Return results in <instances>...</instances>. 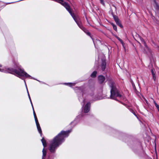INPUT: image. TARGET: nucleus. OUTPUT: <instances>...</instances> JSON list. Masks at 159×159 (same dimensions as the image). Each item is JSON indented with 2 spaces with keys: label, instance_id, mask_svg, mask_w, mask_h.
I'll return each mask as SVG.
<instances>
[{
  "label": "nucleus",
  "instance_id": "obj_1",
  "mask_svg": "<svg viewBox=\"0 0 159 159\" xmlns=\"http://www.w3.org/2000/svg\"><path fill=\"white\" fill-rule=\"evenodd\" d=\"M112 130L113 133L115 134V137L126 143L134 152L139 154L142 146L139 139L132 135L127 134L114 129H112Z\"/></svg>",
  "mask_w": 159,
  "mask_h": 159
},
{
  "label": "nucleus",
  "instance_id": "obj_2",
  "mask_svg": "<svg viewBox=\"0 0 159 159\" xmlns=\"http://www.w3.org/2000/svg\"><path fill=\"white\" fill-rule=\"evenodd\" d=\"M71 131V129L66 131H61L50 141L48 147L50 153L47 159H54L56 156V150L65 141V138L69 136Z\"/></svg>",
  "mask_w": 159,
  "mask_h": 159
},
{
  "label": "nucleus",
  "instance_id": "obj_3",
  "mask_svg": "<svg viewBox=\"0 0 159 159\" xmlns=\"http://www.w3.org/2000/svg\"><path fill=\"white\" fill-rule=\"evenodd\" d=\"M75 89L78 99L81 104L82 105L81 109L82 112L84 113H87L90 111L91 106V103L89 102H88L84 107L85 100L84 99L83 96L84 95H89L92 96L94 95V88H92L89 90H87L84 86L77 87Z\"/></svg>",
  "mask_w": 159,
  "mask_h": 159
},
{
  "label": "nucleus",
  "instance_id": "obj_4",
  "mask_svg": "<svg viewBox=\"0 0 159 159\" xmlns=\"http://www.w3.org/2000/svg\"><path fill=\"white\" fill-rule=\"evenodd\" d=\"M0 71L5 73H10L15 75L20 78L22 77H27L31 76L25 71L20 65L16 64L14 68L5 67V69L0 68Z\"/></svg>",
  "mask_w": 159,
  "mask_h": 159
},
{
  "label": "nucleus",
  "instance_id": "obj_5",
  "mask_svg": "<svg viewBox=\"0 0 159 159\" xmlns=\"http://www.w3.org/2000/svg\"><path fill=\"white\" fill-rule=\"evenodd\" d=\"M106 78L108 81V85L111 88L110 98L120 102L117 100L116 97H121V95L120 93L118 90L115 85V82L111 77H108L107 75H106Z\"/></svg>",
  "mask_w": 159,
  "mask_h": 159
},
{
  "label": "nucleus",
  "instance_id": "obj_6",
  "mask_svg": "<svg viewBox=\"0 0 159 159\" xmlns=\"http://www.w3.org/2000/svg\"><path fill=\"white\" fill-rule=\"evenodd\" d=\"M53 1L59 3L63 6L69 13L74 20L77 18L74 13L72 11L70 6L67 3L64 2L63 0H53Z\"/></svg>",
  "mask_w": 159,
  "mask_h": 159
},
{
  "label": "nucleus",
  "instance_id": "obj_7",
  "mask_svg": "<svg viewBox=\"0 0 159 159\" xmlns=\"http://www.w3.org/2000/svg\"><path fill=\"white\" fill-rule=\"evenodd\" d=\"M75 21L76 23L78 26L80 27V28L82 30H83L85 33H86L90 37L93 41L94 44H95L93 38L91 36L90 32H89L82 25L81 22L78 20L77 18L75 20Z\"/></svg>",
  "mask_w": 159,
  "mask_h": 159
},
{
  "label": "nucleus",
  "instance_id": "obj_8",
  "mask_svg": "<svg viewBox=\"0 0 159 159\" xmlns=\"http://www.w3.org/2000/svg\"><path fill=\"white\" fill-rule=\"evenodd\" d=\"M83 113H82L81 114L77 116L74 120L73 121H72L70 124L72 125L73 124H74L73 126V127L76 125L82 119L83 116Z\"/></svg>",
  "mask_w": 159,
  "mask_h": 159
},
{
  "label": "nucleus",
  "instance_id": "obj_9",
  "mask_svg": "<svg viewBox=\"0 0 159 159\" xmlns=\"http://www.w3.org/2000/svg\"><path fill=\"white\" fill-rule=\"evenodd\" d=\"M105 77L102 75H100L98 76V80L100 84H102L105 80Z\"/></svg>",
  "mask_w": 159,
  "mask_h": 159
},
{
  "label": "nucleus",
  "instance_id": "obj_10",
  "mask_svg": "<svg viewBox=\"0 0 159 159\" xmlns=\"http://www.w3.org/2000/svg\"><path fill=\"white\" fill-rule=\"evenodd\" d=\"M106 65L107 63L106 60L105 59H102L100 66L101 70L102 71H105L106 68Z\"/></svg>",
  "mask_w": 159,
  "mask_h": 159
},
{
  "label": "nucleus",
  "instance_id": "obj_11",
  "mask_svg": "<svg viewBox=\"0 0 159 159\" xmlns=\"http://www.w3.org/2000/svg\"><path fill=\"white\" fill-rule=\"evenodd\" d=\"M113 19L117 25L121 28H123V26L121 24L120 21L117 16H114Z\"/></svg>",
  "mask_w": 159,
  "mask_h": 159
},
{
  "label": "nucleus",
  "instance_id": "obj_12",
  "mask_svg": "<svg viewBox=\"0 0 159 159\" xmlns=\"http://www.w3.org/2000/svg\"><path fill=\"white\" fill-rule=\"evenodd\" d=\"M42 159H44L47 155V149L43 148L42 150Z\"/></svg>",
  "mask_w": 159,
  "mask_h": 159
},
{
  "label": "nucleus",
  "instance_id": "obj_13",
  "mask_svg": "<svg viewBox=\"0 0 159 159\" xmlns=\"http://www.w3.org/2000/svg\"><path fill=\"white\" fill-rule=\"evenodd\" d=\"M41 141L42 143V144L43 146V148H45L47 146V143L46 140L43 137L41 139Z\"/></svg>",
  "mask_w": 159,
  "mask_h": 159
},
{
  "label": "nucleus",
  "instance_id": "obj_14",
  "mask_svg": "<svg viewBox=\"0 0 159 159\" xmlns=\"http://www.w3.org/2000/svg\"><path fill=\"white\" fill-rule=\"evenodd\" d=\"M24 77H22L21 78V80H24V83H25V87H26V89L27 91V93H28V96L29 98V99H30V98H30V94L29 93V91H28V89H27V85H26V82H25V79L24 78Z\"/></svg>",
  "mask_w": 159,
  "mask_h": 159
},
{
  "label": "nucleus",
  "instance_id": "obj_15",
  "mask_svg": "<svg viewBox=\"0 0 159 159\" xmlns=\"http://www.w3.org/2000/svg\"><path fill=\"white\" fill-rule=\"evenodd\" d=\"M63 84L64 85L68 86L70 87H71L73 86H74L75 85V83H63Z\"/></svg>",
  "mask_w": 159,
  "mask_h": 159
},
{
  "label": "nucleus",
  "instance_id": "obj_16",
  "mask_svg": "<svg viewBox=\"0 0 159 159\" xmlns=\"http://www.w3.org/2000/svg\"><path fill=\"white\" fill-rule=\"evenodd\" d=\"M97 74V72L96 71H94L91 73L90 76L92 78H94L96 77Z\"/></svg>",
  "mask_w": 159,
  "mask_h": 159
},
{
  "label": "nucleus",
  "instance_id": "obj_17",
  "mask_svg": "<svg viewBox=\"0 0 159 159\" xmlns=\"http://www.w3.org/2000/svg\"><path fill=\"white\" fill-rule=\"evenodd\" d=\"M154 2H155V6H154V8L156 10L158 11L159 10V6L158 4L156 2L155 0H154Z\"/></svg>",
  "mask_w": 159,
  "mask_h": 159
},
{
  "label": "nucleus",
  "instance_id": "obj_18",
  "mask_svg": "<svg viewBox=\"0 0 159 159\" xmlns=\"http://www.w3.org/2000/svg\"><path fill=\"white\" fill-rule=\"evenodd\" d=\"M111 25H112L113 29L115 31H117V28L116 25L113 24V23H111Z\"/></svg>",
  "mask_w": 159,
  "mask_h": 159
},
{
  "label": "nucleus",
  "instance_id": "obj_19",
  "mask_svg": "<svg viewBox=\"0 0 159 159\" xmlns=\"http://www.w3.org/2000/svg\"><path fill=\"white\" fill-rule=\"evenodd\" d=\"M153 103L156 107L158 111L159 112V105L154 100Z\"/></svg>",
  "mask_w": 159,
  "mask_h": 159
},
{
  "label": "nucleus",
  "instance_id": "obj_20",
  "mask_svg": "<svg viewBox=\"0 0 159 159\" xmlns=\"http://www.w3.org/2000/svg\"><path fill=\"white\" fill-rule=\"evenodd\" d=\"M109 12L111 13V15L112 16H113V18H114V16H116V15H114L113 12V10L112 9H110V10L109 11Z\"/></svg>",
  "mask_w": 159,
  "mask_h": 159
},
{
  "label": "nucleus",
  "instance_id": "obj_21",
  "mask_svg": "<svg viewBox=\"0 0 159 159\" xmlns=\"http://www.w3.org/2000/svg\"><path fill=\"white\" fill-rule=\"evenodd\" d=\"M120 42L122 41V39H120L119 37H118L116 35H113Z\"/></svg>",
  "mask_w": 159,
  "mask_h": 159
},
{
  "label": "nucleus",
  "instance_id": "obj_22",
  "mask_svg": "<svg viewBox=\"0 0 159 159\" xmlns=\"http://www.w3.org/2000/svg\"><path fill=\"white\" fill-rule=\"evenodd\" d=\"M26 78H29L30 79H34V80H37V81H39V82H40V83H41V82H42V81H39V80H37V79H35V78H33V77H31H31H26Z\"/></svg>",
  "mask_w": 159,
  "mask_h": 159
},
{
  "label": "nucleus",
  "instance_id": "obj_23",
  "mask_svg": "<svg viewBox=\"0 0 159 159\" xmlns=\"http://www.w3.org/2000/svg\"><path fill=\"white\" fill-rule=\"evenodd\" d=\"M26 78H29L30 79H34V80H37V81H39V82H40V83H41V82H42V81H39V80H37V79H35V78H33V77H31H31H26Z\"/></svg>",
  "mask_w": 159,
  "mask_h": 159
},
{
  "label": "nucleus",
  "instance_id": "obj_24",
  "mask_svg": "<svg viewBox=\"0 0 159 159\" xmlns=\"http://www.w3.org/2000/svg\"><path fill=\"white\" fill-rule=\"evenodd\" d=\"M140 39H141V41H143V42H144V45H145V46L147 48H148V49L149 48H148V47H147V45H146V43H145V41H144V39L143 38H140Z\"/></svg>",
  "mask_w": 159,
  "mask_h": 159
},
{
  "label": "nucleus",
  "instance_id": "obj_25",
  "mask_svg": "<svg viewBox=\"0 0 159 159\" xmlns=\"http://www.w3.org/2000/svg\"><path fill=\"white\" fill-rule=\"evenodd\" d=\"M151 71L152 73V75H153L155 74V71L154 69H152L151 70Z\"/></svg>",
  "mask_w": 159,
  "mask_h": 159
},
{
  "label": "nucleus",
  "instance_id": "obj_26",
  "mask_svg": "<svg viewBox=\"0 0 159 159\" xmlns=\"http://www.w3.org/2000/svg\"><path fill=\"white\" fill-rule=\"evenodd\" d=\"M100 3L103 5L105 6V3L103 0H99Z\"/></svg>",
  "mask_w": 159,
  "mask_h": 159
},
{
  "label": "nucleus",
  "instance_id": "obj_27",
  "mask_svg": "<svg viewBox=\"0 0 159 159\" xmlns=\"http://www.w3.org/2000/svg\"><path fill=\"white\" fill-rule=\"evenodd\" d=\"M36 123V125L37 129L38 128L40 127V125H39V122H38L37 123L36 122V123Z\"/></svg>",
  "mask_w": 159,
  "mask_h": 159
},
{
  "label": "nucleus",
  "instance_id": "obj_28",
  "mask_svg": "<svg viewBox=\"0 0 159 159\" xmlns=\"http://www.w3.org/2000/svg\"><path fill=\"white\" fill-rule=\"evenodd\" d=\"M34 117L35 123H36V122L37 123L38 122H39L37 118V116H34Z\"/></svg>",
  "mask_w": 159,
  "mask_h": 159
},
{
  "label": "nucleus",
  "instance_id": "obj_29",
  "mask_svg": "<svg viewBox=\"0 0 159 159\" xmlns=\"http://www.w3.org/2000/svg\"><path fill=\"white\" fill-rule=\"evenodd\" d=\"M37 129L38 130V131L39 132V133H41V132H42L41 129V127L39 128H37Z\"/></svg>",
  "mask_w": 159,
  "mask_h": 159
},
{
  "label": "nucleus",
  "instance_id": "obj_30",
  "mask_svg": "<svg viewBox=\"0 0 159 159\" xmlns=\"http://www.w3.org/2000/svg\"><path fill=\"white\" fill-rule=\"evenodd\" d=\"M120 42L121 43V44H122V46L124 48H125V47L124 46V43L123 41L122 40V41H120Z\"/></svg>",
  "mask_w": 159,
  "mask_h": 159
},
{
  "label": "nucleus",
  "instance_id": "obj_31",
  "mask_svg": "<svg viewBox=\"0 0 159 159\" xmlns=\"http://www.w3.org/2000/svg\"><path fill=\"white\" fill-rule=\"evenodd\" d=\"M33 109V115H34V116H36V114L35 112L34 108L33 109Z\"/></svg>",
  "mask_w": 159,
  "mask_h": 159
},
{
  "label": "nucleus",
  "instance_id": "obj_32",
  "mask_svg": "<svg viewBox=\"0 0 159 159\" xmlns=\"http://www.w3.org/2000/svg\"><path fill=\"white\" fill-rule=\"evenodd\" d=\"M132 112L134 114V115L135 116L137 117L138 118V117H137V115H136V113H135V112L134 111H133V110H132Z\"/></svg>",
  "mask_w": 159,
  "mask_h": 159
},
{
  "label": "nucleus",
  "instance_id": "obj_33",
  "mask_svg": "<svg viewBox=\"0 0 159 159\" xmlns=\"http://www.w3.org/2000/svg\"><path fill=\"white\" fill-rule=\"evenodd\" d=\"M30 102V103L31 104L32 108V109H33L34 108V107H33V104L32 102Z\"/></svg>",
  "mask_w": 159,
  "mask_h": 159
},
{
  "label": "nucleus",
  "instance_id": "obj_34",
  "mask_svg": "<svg viewBox=\"0 0 159 159\" xmlns=\"http://www.w3.org/2000/svg\"><path fill=\"white\" fill-rule=\"evenodd\" d=\"M152 77L153 78L156 77L155 74H153V75H152Z\"/></svg>",
  "mask_w": 159,
  "mask_h": 159
},
{
  "label": "nucleus",
  "instance_id": "obj_35",
  "mask_svg": "<svg viewBox=\"0 0 159 159\" xmlns=\"http://www.w3.org/2000/svg\"><path fill=\"white\" fill-rule=\"evenodd\" d=\"M120 103H121L123 105H124V106H126V104H125V103H123V102H120Z\"/></svg>",
  "mask_w": 159,
  "mask_h": 159
},
{
  "label": "nucleus",
  "instance_id": "obj_36",
  "mask_svg": "<svg viewBox=\"0 0 159 159\" xmlns=\"http://www.w3.org/2000/svg\"><path fill=\"white\" fill-rule=\"evenodd\" d=\"M40 134V136L41 137H42V135H43V134H42V132H41V133H39Z\"/></svg>",
  "mask_w": 159,
  "mask_h": 159
},
{
  "label": "nucleus",
  "instance_id": "obj_37",
  "mask_svg": "<svg viewBox=\"0 0 159 159\" xmlns=\"http://www.w3.org/2000/svg\"><path fill=\"white\" fill-rule=\"evenodd\" d=\"M153 80H154V81H156V77L153 78Z\"/></svg>",
  "mask_w": 159,
  "mask_h": 159
},
{
  "label": "nucleus",
  "instance_id": "obj_38",
  "mask_svg": "<svg viewBox=\"0 0 159 159\" xmlns=\"http://www.w3.org/2000/svg\"><path fill=\"white\" fill-rule=\"evenodd\" d=\"M41 83L43 84H44L47 85V84L46 83H45V82H41Z\"/></svg>",
  "mask_w": 159,
  "mask_h": 159
},
{
  "label": "nucleus",
  "instance_id": "obj_39",
  "mask_svg": "<svg viewBox=\"0 0 159 159\" xmlns=\"http://www.w3.org/2000/svg\"><path fill=\"white\" fill-rule=\"evenodd\" d=\"M29 99V100H30V102H32V101H31V98H30V99Z\"/></svg>",
  "mask_w": 159,
  "mask_h": 159
},
{
  "label": "nucleus",
  "instance_id": "obj_40",
  "mask_svg": "<svg viewBox=\"0 0 159 159\" xmlns=\"http://www.w3.org/2000/svg\"><path fill=\"white\" fill-rule=\"evenodd\" d=\"M2 65L1 64H0V67H2Z\"/></svg>",
  "mask_w": 159,
  "mask_h": 159
},
{
  "label": "nucleus",
  "instance_id": "obj_41",
  "mask_svg": "<svg viewBox=\"0 0 159 159\" xmlns=\"http://www.w3.org/2000/svg\"><path fill=\"white\" fill-rule=\"evenodd\" d=\"M114 7H115V10H116V7L115 6H114Z\"/></svg>",
  "mask_w": 159,
  "mask_h": 159
}]
</instances>
